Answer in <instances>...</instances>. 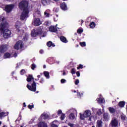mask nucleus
Segmentation results:
<instances>
[{
  "instance_id": "f257e3e1",
  "label": "nucleus",
  "mask_w": 127,
  "mask_h": 127,
  "mask_svg": "<svg viewBox=\"0 0 127 127\" xmlns=\"http://www.w3.org/2000/svg\"><path fill=\"white\" fill-rule=\"evenodd\" d=\"M31 81H33V83H32L31 85H29V84H28L26 87L27 89H28V90L30 91H31V92H35V91H36V83H35L34 78L32 75L30 74L27 77V81L28 83H30Z\"/></svg>"
},
{
  "instance_id": "f03ea898",
  "label": "nucleus",
  "mask_w": 127,
  "mask_h": 127,
  "mask_svg": "<svg viewBox=\"0 0 127 127\" xmlns=\"http://www.w3.org/2000/svg\"><path fill=\"white\" fill-rule=\"evenodd\" d=\"M19 8L21 10H28V2L26 0H22L19 3Z\"/></svg>"
},
{
  "instance_id": "7ed1b4c3",
  "label": "nucleus",
  "mask_w": 127,
  "mask_h": 127,
  "mask_svg": "<svg viewBox=\"0 0 127 127\" xmlns=\"http://www.w3.org/2000/svg\"><path fill=\"white\" fill-rule=\"evenodd\" d=\"M28 13L29 11L28 10H23L20 15V19L21 20H25L28 17Z\"/></svg>"
},
{
  "instance_id": "20e7f679",
  "label": "nucleus",
  "mask_w": 127,
  "mask_h": 127,
  "mask_svg": "<svg viewBox=\"0 0 127 127\" xmlns=\"http://www.w3.org/2000/svg\"><path fill=\"white\" fill-rule=\"evenodd\" d=\"M14 8V4H10L5 5V11L7 13H9V12H11L12 11V9Z\"/></svg>"
},
{
  "instance_id": "39448f33",
  "label": "nucleus",
  "mask_w": 127,
  "mask_h": 127,
  "mask_svg": "<svg viewBox=\"0 0 127 127\" xmlns=\"http://www.w3.org/2000/svg\"><path fill=\"white\" fill-rule=\"evenodd\" d=\"M42 30H40L38 31H34L32 32L31 36L32 37H36V36H39V35H41L42 37H45V35H42Z\"/></svg>"
},
{
  "instance_id": "423d86ee",
  "label": "nucleus",
  "mask_w": 127,
  "mask_h": 127,
  "mask_svg": "<svg viewBox=\"0 0 127 127\" xmlns=\"http://www.w3.org/2000/svg\"><path fill=\"white\" fill-rule=\"evenodd\" d=\"M19 47L21 48H21H22V47H23V44L22 41H18L14 46V49H16V50H18V49H19Z\"/></svg>"
},
{
  "instance_id": "0eeeda50",
  "label": "nucleus",
  "mask_w": 127,
  "mask_h": 127,
  "mask_svg": "<svg viewBox=\"0 0 127 127\" xmlns=\"http://www.w3.org/2000/svg\"><path fill=\"white\" fill-rule=\"evenodd\" d=\"M8 46L7 45H1L0 46V53L3 54L6 52L8 49Z\"/></svg>"
},
{
  "instance_id": "6e6552de",
  "label": "nucleus",
  "mask_w": 127,
  "mask_h": 127,
  "mask_svg": "<svg viewBox=\"0 0 127 127\" xmlns=\"http://www.w3.org/2000/svg\"><path fill=\"white\" fill-rule=\"evenodd\" d=\"M103 122H109L110 121V115L108 113H104L103 115Z\"/></svg>"
},
{
  "instance_id": "1a4fd4ad",
  "label": "nucleus",
  "mask_w": 127,
  "mask_h": 127,
  "mask_svg": "<svg viewBox=\"0 0 127 127\" xmlns=\"http://www.w3.org/2000/svg\"><path fill=\"white\" fill-rule=\"evenodd\" d=\"M119 124V121L117 120V118H115L114 119H112L111 122V127H118V125Z\"/></svg>"
},
{
  "instance_id": "9d476101",
  "label": "nucleus",
  "mask_w": 127,
  "mask_h": 127,
  "mask_svg": "<svg viewBox=\"0 0 127 127\" xmlns=\"http://www.w3.org/2000/svg\"><path fill=\"white\" fill-rule=\"evenodd\" d=\"M60 6L63 10H67V9H68V7H67V5L65 2L60 4Z\"/></svg>"
},
{
  "instance_id": "9b49d317",
  "label": "nucleus",
  "mask_w": 127,
  "mask_h": 127,
  "mask_svg": "<svg viewBox=\"0 0 127 127\" xmlns=\"http://www.w3.org/2000/svg\"><path fill=\"white\" fill-rule=\"evenodd\" d=\"M34 23L35 26H39V25L41 24V21H40V19L38 18H35Z\"/></svg>"
},
{
  "instance_id": "f8f14e48",
  "label": "nucleus",
  "mask_w": 127,
  "mask_h": 127,
  "mask_svg": "<svg viewBox=\"0 0 127 127\" xmlns=\"http://www.w3.org/2000/svg\"><path fill=\"white\" fill-rule=\"evenodd\" d=\"M15 28H16V31L17 32H19L20 31V23H19V22H17L15 25Z\"/></svg>"
},
{
  "instance_id": "ddd939ff",
  "label": "nucleus",
  "mask_w": 127,
  "mask_h": 127,
  "mask_svg": "<svg viewBox=\"0 0 127 127\" xmlns=\"http://www.w3.org/2000/svg\"><path fill=\"white\" fill-rule=\"evenodd\" d=\"M49 30L51 32H56L57 31V28L54 26H51L49 27Z\"/></svg>"
},
{
  "instance_id": "4468645a",
  "label": "nucleus",
  "mask_w": 127,
  "mask_h": 127,
  "mask_svg": "<svg viewBox=\"0 0 127 127\" xmlns=\"http://www.w3.org/2000/svg\"><path fill=\"white\" fill-rule=\"evenodd\" d=\"M83 114L84 115L85 118H89L91 116V111L86 110Z\"/></svg>"
},
{
  "instance_id": "2eb2a0df",
  "label": "nucleus",
  "mask_w": 127,
  "mask_h": 127,
  "mask_svg": "<svg viewBox=\"0 0 127 127\" xmlns=\"http://www.w3.org/2000/svg\"><path fill=\"white\" fill-rule=\"evenodd\" d=\"M103 121L102 120H97L96 122V127H103Z\"/></svg>"
},
{
  "instance_id": "dca6fc26",
  "label": "nucleus",
  "mask_w": 127,
  "mask_h": 127,
  "mask_svg": "<svg viewBox=\"0 0 127 127\" xmlns=\"http://www.w3.org/2000/svg\"><path fill=\"white\" fill-rule=\"evenodd\" d=\"M8 112H2L0 113V118L1 119V118H3L4 117H6V116H8Z\"/></svg>"
},
{
  "instance_id": "f3484780",
  "label": "nucleus",
  "mask_w": 127,
  "mask_h": 127,
  "mask_svg": "<svg viewBox=\"0 0 127 127\" xmlns=\"http://www.w3.org/2000/svg\"><path fill=\"white\" fill-rule=\"evenodd\" d=\"M60 38V40L62 42H64V43H67V42H68L67 39H66V37H64V36H61Z\"/></svg>"
},
{
  "instance_id": "a211bd4d",
  "label": "nucleus",
  "mask_w": 127,
  "mask_h": 127,
  "mask_svg": "<svg viewBox=\"0 0 127 127\" xmlns=\"http://www.w3.org/2000/svg\"><path fill=\"white\" fill-rule=\"evenodd\" d=\"M38 127H47V124L45 122H40L38 125Z\"/></svg>"
},
{
  "instance_id": "6ab92c4d",
  "label": "nucleus",
  "mask_w": 127,
  "mask_h": 127,
  "mask_svg": "<svg viewBox=\"0 0 127 127\" xmlns=\"http://www.w3.org/2000/svg\"><path fill=\"white\" fill-rule=\"evenodd\" d=\"M47 46H48V47H51V46L52 47H55V44H54V43H53L51 41L47 43Z\"/></svg>"
},
{
  "instance_id": "aec40b11",
  "label": "nucleus",
  "mask_w": 127,
  "mask_h": 127,
  "mask_svg": "<svg viewBox=\"0 0 127 127\" xmlns=\"http://www.w3.org/2000/svg\"><path fill=\"white\" fill-rule=\"evenodd\" d=\"M125 105H126V102L125 101H120L118 104V106L120 108H124V107H125Z\"/></svg>"
},
{
  "instance_id": "412c9836",
  "label": "nucleus",
  "mask_w": 127,
  "mask_h": 127,
  "mask_svg": "<svg viewBox=\"0 0 127 127\" xmlns=\"http://www.w3.org/2000/svg\"><path fill=\"white\" fill-rule=\"evenodd\" d=\"M50 2V0H42V3L43 5H47Z\"/></svg>"
},
{
  "instance_id": "4be33fe9",
  "label": "nucleus",
  "mask_w": 127,
  "mask_h": 127,
  "mask_svg": "<svg viewBox=\"0 0 127 127\" xmlns=\"http://www.w3.org/2000/svg\"><path fill=\"white\" fill-rule=\"evenodd\" d=\"M10 56H11V55L9 53H5L4 54L3 59H6L7 58H10Z\"/></svg>"
},
{
  "instance_id": "5701e85b",
  "label": "nucleus",
  "mask_w": 127,
  "mask_h": 127,
  "mask_svg": "<svg viewBox=\"0 0 127 127\" xmlns=\"http://www.w3.org/2000/svg\"><path fill=\"white\" fill-rule=\"evenodd\" d=\"M108 110L111 114H114V113H116V109L113 107H109Z\"/></svg>"
},
{
  "instance_id": "b1692460",
  "label": "nucleus",
  "mask_w": 127,
  "mask_h": 127,
  "mask_svg": "<svg viewBox=\"0 0 127 127\" xmlns=\"http://www.w3.org/2000/svg\"><path fill=\"white\" fill-rule=\"evenodd\" d=\"M44 75L47 79H49L50 76H49V72L48 71H44Z\"/></svg>"
},
{
  "instance_id": "393cba45",
  "label": "nucleus",
  "mask_w": 127,
  "mask_h": 127,
  "mask_svg": "<svg viewBox=\"0 0 127 127\" xmlns=\"http://www.w3.org/2000/svg\"><path fill=\"white\" fill-rule=\"evenodd\" d=\"M42 117H43L44 120H47V119H49V116L47 114H42Z\"/></svg>"
},
{
  "instance_id": "a878e982",
  "label": "nucleus",
  "mask_w": 127,
  "mask_h": 127,
  "mask_svg": "<svg viewBox=\"0 0 127 127\" xmlns=\"http://www.w3.org/2000/svg\"><path fill=\"white\" fill-rule=\"evenodd\" d=\"M89 26L90 28H94V27H96V24H95L94 22H91L89 24Z\"/></svg>"
},
{
  "instance_id": "bb28decb",
  "label": "nucleus",
  "mask_w": 127,
  "mask_h": 127,
  "mask_svg": "<svg viewBox=\"0 0 127 127\" xmlns=\"http://www.w3.org/2000/svg\"><path fill=\"white\" fill-rule=\"evenodd\" d=\"M96 100L99 104H103L104 103V99L102 98H97Z\"/></svg>"
},
{
  "instance_id": "cd10ccee",
  "label": "nucleus",
  "mask_w": 127,
  "mask_h": 127,
  "mask_svg": "<svg viewBox=\"0 0 127 127\" xmlns=\"http://www.w3.org/2000/svg\"><path fill=\"white\" fill-rule=\"evenodd\" d=\"M69 118L70 120H74L75 119V115H74V113H71L69 115Z\"/></svg>"
},
{
  "instance_id": "c85d7f7f",
  "label": "nucleus",
  "mask_w": 127,
  "mask_h": 127,
  "mask_svg": "<svg viewBox=\"0 0 127 127\" xmlns=\"http://www.w3.org/2000/svg\"><path fill=\"white\" fill-rule=\"evenodd\" d=\"M79 115H80V119L81 120H84L85 118H86L85 117V115L84 114H82L80 113Z\"/></svg>"
},
{
  "instance_id": "c756f323",
  "label": "nucleus",
  "mask_w": 127,
  "mask_h": 127,
  "mask_svg": "<svg viewBox=\"0 0 127 127\" xmlns=\"http://www.w3.org/2000/svg\"><path fill=\"white\" fill-rule=\"evenodd\" d=\"M83 31H84V30H83V29H82V28H79L77 30V33H79V34H81V33H82L83 32Z\"/></svg>"
},
{
  "instance_id": "7c9ffc66",
  "label": "nucleus",
  "mask_w": 127,
  "mask_h": 127,
  "mask_svg": "<svg viewBox=\"0 0 127 127\" xmlns=\"http://www.w3.org/2000/svg\"><path fill=\"white\" fill-rule=\"evenodd\" d=\"M20 74L21 75H24V74H26V71H25V69H21L20 71Z\"/></svg>"
},
{
  "instance_id": "2f4dec72",
  "label": "nucleus",
  "mask_w": 127,
  "mask_h": 127,
  "mask_svg": "<svg viewBox=\"0 0 127 127\" xmlns=\"http://www.w3.org/2000/svg\"><path fill=\"white\" fill-rule=\"evenodd\" d=\"M79 44L82 47H85L86 46V43L85 42H80Z\"/></svg>"
},
{
  "instance_id": "473e14b6",
  "label": "nucleus",
  "mask_w": 127,
  "mask_h": 127,
  "mask_svg": "<svg viewBox=\"0 0 127 127\" xmlns=\"http://www.w3.org/2000/svg\"><path fill=\"white\" fill-rule=\"evenodd\" d=\"M71 73L72 75H74V74H76V70L75 69V68H73L71 69Z\"/></svg>"
},
{
  "instance_id": "72a5a7b5",
  "label": "nucleus",
  "mask_w": 127,
  "mask_h": 127,
  "mask_svg": "<svg viewBox=\"0 0 127 127\" xmlns=\"http://www.w3.org/2000/svg\"><path fill=\"white\" fill-rule=\"evenodd\" d=\"M64 119H65V114H62V115L61 116V121H64Z\"/></svg>"
},
{
  "instance_id": "f704fd0d",
  "label": "nucleus",
  "mask_w": 127,
  "mask_h": 127,
  "mask_svg": "<svg viewBox=\"0 0 127 127\" xmlns=\"http://www.w3.org/2000/svg\"><path fill=\"white\" fill-rule=\"evenodd\" d=\"M36 68V65L35 64H31V69L32 70H34Z\"/></svg>"
},
{
  "instance_id": "c9c22d12",
  "label": "nucleus",
  "mask_w": 127,
  "mask_h": 127,
  "mask_svg": "<svg viewBox=\"0 0 127 127\" xmlns=\"http://www.w3.org/2000/svg\"><path fill=\"white\" fill-rule=\"evenodd\" d=\"M97 114L98 116H101L103 113H102V110L101 109H99L98 111L97 112Z\"/></svg>"
},
{
  "instance_id": "e433bc0d",
  "label": "nucleus",
  "mask_w": 127,
  "mask_h": 127,
  "mask_svg": "<svg viewBox=\"0 0 127 127\" xmlns=\"http://www.w3.org/2000/svg\"><path fill=\"white\" fill-rule=\"evenodd\" d=\"M23 40L24 41H27V40H28V36H25L23 38Z\"/></svg>"
},
{
  "instance_id": "4c0bfd02",
  "label": "nucleus",
  "mask_w": 127,
  "mask_h": 127,
  "mask_svg": "<svg viewBox=\"0 0 127 127\" xmlns=\"http://www.w3.org/2000/svg\"><path fill=\"white\" fill-rule=\"evenodd\" d=\"M28 108L30 110H32L33 109V108H34V105H28Z\"/></svg>"
},
{
  "instance_id": "58836bf2",
  "label": "nucleus",
  "mask_w": 127,
  "mask_h": 127,
  "mask_svg": "<svg viewBox=\"0 0 127 127\" xmlns=\"http://www.w3.org/2000/svg\"><path fill=\"white\" fill-rule=\"evenodd\" d=\"M83 65L82 64H79V66L77 67V70H79V69H83Z\"/></svg>"
},
{
  "instance_id": "ea45409f",
  "label": "nucleus",
  "mask_w": 127,
  "mask_h": 127,
  "mask_svg": "<svg viewBox=\"0 0 127 127\" xmlns=\"http://www.w3.org/2000/svg\"><path fill=\"white\" fill-rule=\"evenodd\" d=\"M121 120L122 121H126V116L121 115Z\"/></svg>"
},
{
  "instance_id": "a19ab883",
  "label": "nucleus",
  "mask_w": 127,
  "mask_h": 127,
  "mask_svg": "<svg viewBox=\"0 0 127 127\" xmlns=\"http://www.w3.org/2000/svg\"><path fill=\"white\" fill-rule=\"evenodd\" d=\"M44 14L46 17H49V15H50V14L49 13H47L46 12H45Z\"/></svg>"
},
{
  "instance_id": "79ce46f5",
  "label": "nucleus",
  "mask_w": 127,
  "mask_h": 127,
  "mask_svg": "<svg viewBox=\"0 0 127 127\" xmlns=\"http://www.w3.org/2000/svg\"><path fill=\"white\" fill-rule=\"evenodd\" d=\"M61 82L62 84H64V83H66V80L65 79H62L61 80Z\"/></svg>"
},
{
  "instance_id": "37998d69",
  "label": "nucleus",
  "mask_w": 127,
  "mask_h": 127,
  "mask_svg": "<svg viewBox=\"0 0 127 127\" xmlns=\"http://www.w3.org/2000/svg\"><path fill=\"white\" fill-rule=\"evenodd\" d=\"M68 126H69L70 127H75V125H74L72 123H68Z\"/></svg>"
},
{
  "instance_id": "c03bdc74",
  "label": "nucleus",
  "mask_w": 127,
  "mask_h": 127,
  "mask_svg": "<svg viewBox=\"0 0 127 127\" xmlns=\"http://www.w3.org/2000/svg\"><path fill=\"white\" fill-rule=\"evenodd\" d=\"M62 114H63V113H62V111H61V110H60L58 111V116H59L60 115H61V114L62 115Z\"/></svg>"
},
{
  "instance_id": "a18cd8bd",
  "label": "nucleus",
  "mask_w": 127,
  "mask_h": 127,
  "mask_svg": "<svg viewBox=\"0 0 127 127\" xmlns=\"http://www.w3.org/2000/svg\"><path fill=\"white\" fill-rule=\"evenodd\" d=\"M80 83V81H79V79H76L75 82V85H78Z\"/></svg>"
},
{
  "instance_id": "49530a36",
  "label": "nucleus",
  "mask_w": 127,
  "mask_h": 127,
  "mask_svg": "<svg viewBox=\"0 0 127 127\" xmlns=\"http://www.w3.org/2000/svg\"><path fill=\"white\" fill-rule=\"evenodd\" d=\"M40 83L43 84V83H44V79L43 78H41L40 80Z\"/></svg>"
},
{
  "instance_id": "de8ad7c7",
  "label": "nucleus",
  "mask_w": 127,
  "mask_h": 127,
  "mask_svg": "<svg viewBox=\"0 0 127 127\" xmlns=\"http://www.w3.org/2000/svg\"><path fill=\"white\" fill-rule=\"evenodd\" d=\"M76 76L78 77H80V71H78L76 72Z\"/></svg>"
},
{
  "instance_id": "09e8293b",
  "label": "nucleus",
  "mask_w": 127,
  "mask_h": 127,
  "mask_svg": "<svg viewBox=\"0 0 127 127\" xmlns=\"http://www.w3.org/2000/svg\"><path fill=\"white\" fill-rule=\"evenodd\" d=\"M51 127H58V126H57L56 125L52 124L51 125Z\"/></svg>"
},
{
  "instance_id": "8fccbe9b",
  "label": "nucleus",
  "mask_w": 127,
  "mask_h": 127,
  "mask_svg": "<svg viewBox=\"0 0 127 127\" xmlns=\"http://www.w3.org/2000/svg\"><path fill=\"white\" fill-rule=\"evenodd\" d=\"M77 97H80L81 98V93L79 92H77Z\"/></svg>"
},
{
  "instance_id": "3c124183",
  "label": "nucleus",
  "mask_w": 127,
  "mask_h": 127,
  "mask_svg": "<svg viewBox=\"0 0 127 127\" xmlns=\"http://www.w3.org/2000/svg\"><path fill=\"white\" fill-rule=\"evenodd\" d=\"M44 52V51H43V50H41L39 51V53L40 54H43Z\"/></svg>"
},
{
  "instance_id": "603ef678",
  "label": "nucleus",
  "mask_w": 127,
  "mask_h": 127,
  "mask_svg": "<svg viewBox=\"0 0 127 127\" xmlns=\"http://www.w3.org/2000/svg\"><path fill=\"white\" fill-rule=\"evenodd\" d=\"M14 57H17V54L16 53L14 54Z\"/></svg>"
},
{
  "instance_id": "864d4df0",
  "label": "nucleus",
  "mask_w": 127,
  "mask_h": 127,
  "mask_svg": "<svg viewBox=\"0 0 127 127\" xmlns=\"http://www.w3.org/2000/svg\"><path fill=\"white\" fill-rule=\"evenodd\" d=\"M23 105L24 108H25V107H26V104H25V102H24V103H23Z\"/></svg>"
},
{
  "instance_id": "5fc2aeb1",
  "label": "nucleus",
  "mask_w": 127,
  "mask_h": 127,
  "mask_svg": "<svg viewBox=\"0 0 127 127\" xmlns=\"http://www.w3.org/2000/svg\"><path fill=\"white\" fill-rule=\"evenodd\" d=\"M63 75L64 76H65V75H66V72H65V71H64L63 73Z\"/></svg>"
},
{
  "instance_id": "6e6d98bb",
  "label": "nucleus",
  "mask_w": 127,
  "mask_h": 127,
  "mask_svg": "<svg viewBox=\"0 0 127 127\" xmlns=\"http://www.w3.org/2000/svg\"><path fill=\"white\" fill-rule=\"evenodd\" d=\"M71 92H73V93H77V91L76 90H71Z\"/></svg>"
},
{
  "instance_id": "4d7b16f0",
  "label": "nucleus",
  "mask_w": 127,
  "mask_h": 127,
  "mask_svg": "<svg viewBox=\"0 0 127 127\" xmlns=\"http://www.w3.org/2000/svg\"><path fill=\"white\" fill-rule=\"evenodd\" d=\"M91 120H92V118H91L90 117H89V119H88V121H91Z\"/></svg>"
},
{
  "instance_id": "13d9d810",
  "label": "nucleus",
  "mask_w": 127,
  "mask_h": 127,
  "mask_svg": "<svg viewBox=\"0 0 127 127\" xmlns=\"http://www.w3.org/2000/svg\"><path fill=\"white\" fill-rule=\"evenodd\" d=\"M43 68L44 69H45V68H46V65L45 64L43 65Z\"/></svg>"
},
{
  "instance_id": "bf43d9fd",
  "label": "nucleus",
  "mask_w": 127,
  "mask_h": 127,
  "mask_svg": "<svg viewBox=\"0 0 127 127\" xmlns=\"http://www.w3.org/2000/svg\"><path fill=\"white\" fill-rule=\"evenodd\" d=\"M7 1H13L14 0H6Z\"/></svg>"
},
{
  "instance_id": "052dcab7",
  "label": "nucleus",
  "mask_w": 127,
  "mask_h": 127,
  "mask_svg": "<svg viewBox=\"0 0 127 127\" xmlns=\"http://www.w3.org/2000/svg\"><path fill=\"white\" fill-rule=\"evenodd\" d=\"M40 77H41L40 75H39L37 76L38 78H40Z\"/></svg>"
},
{
  "instance_id": "680f3d73",
  "label": "nucleus",
  "mask_w": 127,
  "mask_h": 127,
  "mask_svg": "<svg viewBox=\"0 0 127 127\" xmlns=\"http://www.w3.org/2000/svg\"><path fill=\"white\" fill-rule=\"evenodd\" d=\"M80 96L82 97V96H83V93H80Z\"/></svg>"
},
{
  "instance_id": "e2e57ef3",
  "label": "nucleus",
  "mask_w": 127,
  "mask_h": 127,
  "mask_svg": "<svg viewBox=\"0 0 127 127\" xmlns=\"http://www.w3.org/2000/svg\"><path fill=\"white\" fill-rule=\"evenodd\" d=\"M6 127V126H5V125H4L2 126V127Z\"/></svg>"
},
{
  "instance_id": "0e129e2a",
  "label": "nucleus",
  "mask_w": 127,
  "mask_h": 127,
  "mask_svg": "<svg viewBox=\"0 0 127 127\" xmlns=\"http://www.w3.org/2000/svg\"><path fill=\"white\" fill-rule=\"evenodd\" d=\"M76 47H79V45H76Z\"/></svg>"
},
{
  "instance_id": "69168bd1",
  "label": "nucleus",
  "mask_w": 127,
  "mask_h": 127,
  "mask_svg": "<svg viewBox=\"0 0 127 127\" xmlns=\"http://www.w3.org/2000/svg\"><path fill=\"white\" fill-rule=\"evenodd\" d=\"M74 35H77V33H75Z\"/></svg>"
},
{
  "instance_id": "338daca9",
  "label": "nucleus",
  "mask_w": 127,
  "mask_h": 127,
  "mask_svg": "<svg viewBox=\"0 0 127 127\" xmlns=\"http://www.w3.org/2000/svg\"><path fill=\"white\" fill-rule=\"evenodd\" d=\"M1 125V121H0V126Z\"/></svg>"
},
{
  "instance_id": "774afa93",
  "label": "nucleus",
  "mask_w": 127,
  "mask_h": 127,
  "mask_svg": "<svg viewBox=\"0 0 127 127\" xmlns=\"http://www.w3.org/2000/svg\"><path fill=\"white\" fill-rule=\"evenodd\" d=\"M20 127H23V126H20Z\"/></svg>"
}]
</instances>
